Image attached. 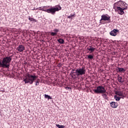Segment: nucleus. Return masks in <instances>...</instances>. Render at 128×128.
Returning a JSON list of instances; mask_svg holds the SVG:
<instances>
[{"label":"nucleus","mask_w":128,"mask_h":128,"mask_svg":"<svg viewBox=\"0 0 128 128\" xmlns=\"http://www.w3.org/2000/svg\"><path fill=\"white\" fill-rule=\"evenodd\" d=\"M114 8L116 12H118L120 16L124 14V12L128 10V4L122 1H119L114 4Z\"/></svg>","instance_id":"nucleus-1"},{"label":"nucleus","mask_w":128,"mask_h":128,"mask_svg":"<svg viewBox=\"0 0 128 128\" xmlns=\"http://www.w3.org/2000/svg\"><path fill=\"white\" fill-rule=\"evenodd\" d=\"M12 58V56H6L3 58L2 62H0V66L4 68H10V62Z\"/></svg>","instance_id":"nucleus-2"},{"label":"nucleus","mask_w":128,"mask_h":128,"mask_svg":"<svg viewBox=\"0 0 128 128\" xmlns=\"http://www.w3.org/2000/svg\"><path fill=\"white\" fill-rule=\"evenodd\" d=\"M38 78V76L36 75H32L29 73H27L25 76L23 80L25 84H32Z\"/></svg>","instance_id":"nucleus-3"},{"label":"nucleus","mask_w":128,"mask_h":128,"mask_svg":"<svg viewBox=\"0 0 128 128\" xmlns=\"http://www.w3.org/2000/svg\"><path fill=\"white\" fill-rule=\"evenodd\" d=\"M86 66H82V68H77L76 70H72L71 74L76 78V76H84V74H86Z\"/></svg>","instance_id":"nucleus-4"},{"label":"nucleus","mask_w":128,"mask_h":128,"mask_svg":"<svg viewBox=\"0 0 128 128\" xmlns=\"http://www.w3.org/2000/svg\"><path fill=\"white\" fill-rule=\"evenodd\" d=\"M62 10V7L60 6L58 7L51 8H50L46 10L44 12H48V14H54L56 12H58Z\"/></svg>","instance_id":"nucleus-5"},{"label":"nucleus","mask_w":128,"mask_h":128,"mask_svg":"<svg viewBox=\"0 0 128 128\" xmlns=\"http://www.w3.org/2000/svg\"><path fill=\"white\" fill-rule=\"evenodd\" d=\"M95 94H106V90L103 86H98L96 88L93 90Z\"/></svg>","instance_id":"nucleus-6"},{"label":"nucleus","mask_w":128,"mask_h":128,"mask_svg":"<svg viewBox=\"0 0 128 128\" xmlns=\"http://www.w3.org/2000/svg\"><path fill=\"white\" fill-rule=\"evenodd\" d=\"M102 20H104V22H110V16H108V14L102 15L101 16V19L100 20V24H104V23L102 22Z\"/></svg>","instance_id":"nucleus-7"},{"label":"nucleus","mask_w":128,"mask_h":128,"mask_svg":"<svg viewBox=\"0 0 128 128\" xmlns=\"http://www.w3.org/2000/svg\"><path fill=\"white\" fill-rule=\"evenodd\" d=\"M96 50V48L92 47V46H89L87 47L88 54H92Z\"/></svg>","instance_id":"nucleus-8"},{"label":"nucleus","mask_w":128,"mask_h":128,"mask_svg":"<svg viewBox=\"0 0 128 128\" xmlns=\"http://www.w3.org/2000/svg\"><path fill=\"white\" fill-rule=\"evenodd\" d=\"M120 30L118 29H114L110 32V34L112 36H116L118 34V32H119Z\"/></svg>","instance_id":"nucleus-9"},{"label":"nucleus","mask_w":128,"mask_h":128,"mask_svg":"<svg viewBox=\"0 0 128 128\" xmlns=\"http://www.w3.org/2000/svg\"><path fill=\"white\" fill-rule=\"evenodd\" d=\"M116 94L119 96H122V98H126V95L124 94V92L122 91H116L115 92Z\"/></svg>","instance_id":"nucleus-10"},{"label":"nucleus","mask_w":128,"mask_h":128,"mask_svg":"<svg viewBox=\"0 0 128 128\" xmlns=\"http://www.w3.org/2000/svg\"><path fill=\"white\" fill-rule=\"evenodd\" d=\"M17 48H18V52H22L25 50L24 46L22 44L19 45Z\"/></svg>","instance_id":"nucleus-11"},{"label":"nucleus","mask_w":128,"mask_h":128,"mask_svg":"<svg viewBox=\"0 0 128 128\" xmlns=\"http://www.w3.org/2000/svg\"><path fill=\"white\" fill-rule=\"evenodd\" d=\"M110 104L113 108H118V102H110Z\"/></svg>","instance_id":"nucleus-12"},{"label":"nucleus","mask_w":128,"mask_h":128,"mask_svg":"<svg viewBox=\"0 0 128 128\" xmlns=\"http://www.w3.org/2000/svg\"><path fill=\"white\" fill-rule=\"evenodd\" d=\"M118 71H117L118 72H126V69L124 68H120L118 67Z\"/></svg>","instance_id":"nucleus-13"},{"label":"nucleus","mask_w":128,"mask_h":128,"mask_svg":"<svg viewBox=\"0 0 128 128\" xmlns=\"http://www.w3.org/2000/svg\"><path fill=\"white\" fill-rule=\"evenodd\" d=\"M114 98L116 100V102H120V99L122 98V97L118 96L115 95L114 96Z\"/></svg>","instance_id":"nucleus-14"},{"label":"nucleus","mask_w":128,"mask_h":128,"mask_svg":"<svg viewBox=\"0 0 128 128\" xmlns=\"http://www.w3.org/2000/svg\"><path fill=\"white\" fill-rule=\"evenodd\" d=\"M44 8H48V6H44L43 7H40L39 8H38V10H42L43 12H44V10H44Z\"/></svg>","instance_id":"nucleus-15"},{"label":"nucleus","mask_w":128,"mask_h":128,"mask_svg":"<svg viewBox=\"0 0 128 128\" xmlns=\"http://www.w3.org/2000/svg\"><path fill=\"white\" fill-rule=\"evenodd\" d=\"M57 40L58 42H59V44H64V39L59 38Z\"/></svg>","instance_id":"nucleus-16"},{"label":"nucleus","mask_w":128,"mask_h":128,"mask_svg":"<svg viewBox=\"0 0 128 128\" xmlns=\"http://www.w3.org/2000/svg\"><path fill=\"white\" fill-rule=\"evenodd\" d=\"M88 60H94V54H89L86 56Z\"/></svg>","instance_id":"nucleus-17"},{"label":"nucleus","mask_w":128,"mask_h":128,"mask_svg":"<svg viewBox=\"0 0 128 128\" xmlns=\"http://www.w3.org/2000/svg\"><path fill=\"white\" fill-rule=\"evenodd\" d=\"M102 96L105 100H108V95L106 93H102Z\"/></svg>","instance_id":"nucleus-18"},{"label":"nucleus","mask_w":128,"mask_h":128,"mask_svg":"<svg viewBox=\"0 0 128 128\" xmlns=\"http://www.w3.org/2000/svg\"><path fill=\"white\" fill-rule=\"evenodd\" d=\"M118 82H120V84H122L123 82L122 81V77L120 76H118Z\"/></svg>","instance_id":"nucleus-19"},{"label":"nucleus","mask_w":128,"mask_h":128,"mask_svg":"<svg viewBox=\"0 0 128 128\" xmlns=\"http://www.w3.org/2000/svg\"><path fill=\"white\" fill-rule=\"evenodd\" d=\"M28 20L30 22H38V20L34 19V18H30V16L28 17Z\"/></svg>","instance_id":"nucleus-20"},{"label":"nucleus","mask_w":128,"mask_h":128,"mask_svg":"<svg viewBox=\"0 0 128 128\" xmlns=\"http://www.w3.org/2000/svg\"><path fill=\"white\" fill-rule=\"evenodd\" d=\"M45 98H48V100H52V98L50 96L48 95V94H44Z\"/></svg>","instance_id":"nucleus-21"},{"label":"nucleus","mask_w":128,"mask_h":128,"mask_svg":"<svg viewBox=\"0 0 128 128\" xmlns=\"http://www.w3.org/2000/svg\"><path fill=\"white\" fill-rule=\"evenodd\" d=\"M56 126H57V128H64V126L60 125V124H56Z\"/></svg>","instance_id":"nucleus-22"},{"label":"nucleus","mask_w":128,"mask_h":128,"mask_svg":"<svg viewBox=\"0 0 128 128\" xmlns=\"http://www.w3.org/2000/svg\"><path fill=\"white\" fill-rule=\"evenodd\" d=\"M50 36H57V34L55 33V32H51Z\"/></svg>","instance_id":"nucleus-23"},{"label":"nucleus","mask_w":128,"mask_h":128,"mask_svg":"<svg viewBox=\"0 0 128 128\" xmlns=\"http://www.w3.org/2000/svg\"><path fill=\"white\" fill-rule=\"evenodd\" d=\"M54 32L55 34H58V32H60V30L58 29H54Z\"/></svg>","instance_id":"nucleus-24"},{"label":"nucleus","mask_w":128,"mask_h":128,"mask_svg":"<svg viewBox=\"0 0 128 128\" xmlns=\"http://www.w3.org/2000/svg\"><path fill=\"white\" fill-rule=\"evenodd\" d=\"M40 84V80H37L36 81V86H38Z\"/></svg>","instance_id":"nucleus-25"},{"label":"nucleus","mask_w":128,"mask_h":128,"mask_svg":"<svg viewBox=\"0 0 128 128\" xmlns=\"http://www.w3.org/2000/svg\"><path fill=\"white\" fill-rule=\"evenodd\" d=\"M71 18H76V12H74V14L71 15Z\"/></svg>","instance_id":"nucleus-26"},{"label":"nucleus","mask_w":128,"mask_h":128,"mask_svg":"<svg viewBox=\"0 0 128 128\" xmlns=\"http://www.w3.org/2000/svg\"><path fill=\"white\" fill-rule=\"evenodd\" d=\"M62 64L60 63L58 65V68H60L61 66H62Z\"/></svg>","instance_id":"nucleus-27"},{"label":"nucleus","mask_w":128,"mask_h":128,"mask_svg":"<svg viewBox=\"0 0 128 128\" xmlns=\"http://www.w3.org/2000/svg\"><path fill=\"white\" fill-rule=\"evenodd\" d=\"M66 90H72V88L68 87V86H66L65 87Z\"/></svg>","instance_id":"nucleus-28"},{"label":"nucleus","mask_w":128,"mask_h":128,"mask_svg":"<svg viewBox=\"0 0 128 128\" xmlns=\"http://www.w3.org/2000/svg\"><path fill=\"white\" fill-rule=\"evenodd\" d=\"M68 18H72V16H68Z\"/></svg>","instance_id":"nucleus-29"},{"label":"nucleus","mask_w":128,"mask_h":128,"mask_svg":"<svg viewBox=\"0 0 128 128\" xmlns=\"http://www.w3.org/2000/svg\"><path fill=\"white\" fill-rule=\"evenodd\" d=\"M30 112V110H29V112Z\"/></svg>","instance_id":"nucleus-30"}]
</instances>
